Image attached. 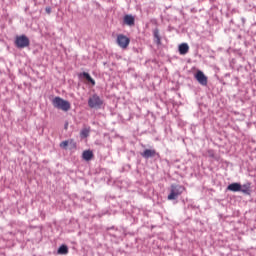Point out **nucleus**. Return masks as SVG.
Returning a JSON list of instances; mask_svg holds the SVG:
<instances>
[{
    "label": "nucleus",
    "instance_id": "15",
    "mask_svg": "<svg viewBox=\"0 0 256 256\" xmlns=\"http://www.w3.org/2000/svg\"><path fill=\"white\" fill-rule=\"evenodd\" d=\"M82 75L86 78L88 82H90L92 85H95V81L91 78V76L88 73L84 72Z\"/></svg>",
    "mask_w": 256,
    "mask_h": 256
},
{
    "label": "nucleus",
    "instance_id": "9",
    "mask_svg": "<svg viewBox=\"0 0 256 256\" xmlns=\"http://www.w3.org/2000/svg\"><path fill=\"white\" fill-rule=\"evenodd\" d=\"M228 191H232L233 193H238L241 191V184L240 183H232L227 187Z\"/></svg>",
    "mask_w": 256,
    "mask_h": 256
},
{
    "label": "nucleus",
    "instance_id": "3",
    "mask_svg": "<svg viewBox=\"0 0 256 256\" xmlns=\"http://www.w3.org/2000/svg\"><path fill=\"white\" fill-rule=\"evenodd\" d=\"M15 45L17 48L23 49L30 45V41L25 35L17 36L15 38Z\"/></svg>",
    "mask_w": 256,
    "mask_h": 256
},
{
    "label": "nucleus",
    "instance_id": "14",
    "mask_svg": "<svg viewBox=\"0 0 256 256\" xmlns=\"http://www.w3.org/2000/svg\"><path fill=\"white\" fill-rule=\"evenodd\" d=\"M69 143H73V139L61 142L60 147L63 148V149H67V146L69 145Z\"/></svg>",
    "mask_w": 256,
    "mask_h": 256
},
{
    "label": "nucleus",
    "instance_id": "2",
    "mask_svg": "<svg viewBox=\"0 0 256 256\" xmlns=\"http://www.w3.org/2000/svg\"><path fill=\"white\" fill-rule=\"evenodd\" d=\"M52 104L55 108L60 109L65 112H67L71 108L70 103L66 100H63L60 97H55L52 101Z\"/></svg>",
    "mask_w": 256,
    "mask_h": 256
},
{
    "label": "nucleus",
    "instance_id": "8",
    "mask_svg": "<svg viewBox=\"0 0 256 256\" xmlns=\"http://www.w3.org/2000/svg\"><path fill=\"white\" fill-rule=\"evenodd\" d=\"M123 22L125 25L132 27L135 25V18L132 15H125L123 18Z\"/></svg>",
    "mask_w": 256,
    "mask_h": 256
},
{
    "label": "nucleus",
    "instance_id": "11",
    "mask_svg": "<svg viewBox=\"0 0 256 256\" xmlns=\"http://www.w3.org/2000/svg\"><path fill=\"white\" fill-rule=\"evenodd\" d=\"M93 152L91 150H86L83 152L82 157L84 160L89 161L93 158Z\"/></svg>",
    "mask_w": 256,
    "mask_h": 256
},
{
    "label": "nucleus",
    "instance_id": "17",
    "mask_svg": "<svg viewBox=\"0 0 256 256\" xmlns=\"http://www.w3.org/2000/svg\"><path fill=\"white\" fill-rule=\"evenodd\" d=\"M88 135H89V130H88V129H83V130L81 131V136H83V137H88Z\"/></svg>",
    "mask_w": 256,
    "mask_h": 256
},
{
    "label": "nucleus",
    "instance_id": "18",
    "mask_svg": "<svg viewBox=\"0 0 256 256\" xmlns=\"http://www.w3.org/2000/svg\"><path fill=\"white\" fill-rule=\"evenodd\" d=\"M69 145L71 146V149L76 148V143L74 142V140L73 143H69Z\"/></svg>",
    "mask_w": 256,
    "mask_h": 256
},
{
    "label": "nucleus",
    "instance_id": "12",
    "mask_svg": "<svg viewBox=\"0 0 256 256\" xmlns=\"http://www.w3.org/2000/svg\"><path fill=\"white\" fill-rule=\"evenodd\" d=\"M69 253L68 247L66 245H61L57 251L58 255H67Z\"/></svg>",
    "mask_w": 256,
    "mask_h": 256
},
{
    "label": "nucleus",
    "instance_id": "5",
    "mask_svg": "<svg viewBox=\"0 0 256 256\" xmlns=\"http://www.w3.org/2000/svg\"><path fill=\"white\" fill-rule=\"evenodd\" d=\"M117 44L122 48V49H126L129 44H130V39L123 35V34H120L117 36Z\"/></svg>",
    "mask_w": 256,
    "mask_h": 256
},
{
    "label": "nucleus",
    "instance_id": "4",
    "mask_svg": "<svg viewBox=\"0 0 256 256\" xmlns=\"http://www.w3.org/2000/svg\"><path fill=\"white\" fill-rule=\"evenodd\" d=\"M102 104H103V101L96 94L91 96L88 100V105L90 108H100L102 106Z\"/></svg>",
    "mask_w": 256,
    "mask_h": 256
},
{
    "label": "nucleus",
    "instance_id": "7",
    "mask_svg": "<svg viewBox=\"0 0 256 256\" xmlns=\"http://www.w3.org/2000/svg\"><path fill=\"white\" fill-rule=\"evenodd\" d=\"M141 155L146 159L155 157L156 155L159 156L155 149H146L143 153H141Z\"/></svg>",
    "mask_w": 256,
    "mask_h": 256
},
{
    "label": "nucleus",
    "instance_id": "13",
    "mask_svg": "<svg viewBox=\"0 0 256 256\" xmlns=\"http://www.w3.org/2000/svg\"><path fill=\"white\" fill-rule=\"evenodd\" d=\"M250 191V184H244L243 186L241 185V193H245L246 195H248Z\"/></svg>",
    "mask_w": 256,
    "mask_h": 256
},
{
    "label": "nucleus",
    "instance_id": "16",
    "mask_svg": "<svg viewBox=\"0 0 256 256\" xmlns=\"http://www.w3.org/2000/svg\"><path fill=\"white\" fill-rule=\"evenodd\" d=\"M154 37L157 39V43L160 44L161 43V38H160L159 30L158 29H156L154 31Z\"/></svg>",
    "mask_w": 256,
    "mask_h": 256
},
{
    "label": "nucleus",
    "instance_id": "19",
    "mask_svg": "<svg viewBox=\"0 0 256 256\" xmlns=\"http://www.w3.org/2000/svg\"><path fill=\"white\" fill-rule=\"evenodd\" d=\"M45 11H46L47 14H50L51 13V8L50 7H46Z\"/></svg>",
    "mask_w": 256,
    "mask_h": 256
},
{
    "label": "nucleus",
    "instance_id": "6",
    "mask_svg": "<svg viewBox=\"0 0 256 256\" xmlns=\"http://www.w3.org/2000/svg\"><path fill=\"white\" fill-rule=\"evenodd\" d=\"M195 78L203 86H206L208 84V78L200 70L196 73Z\"/></svg>",
    "mask_w": 256,
    "mask_h": 256
},
{
    "label": "nucleus",
    "instance_id": "1",
    "mask_svg": "<svg viewBox=\"0 0 256 256\" xmlns=\"http://www.w3.org/2000/svg\"><path fill=\"white\" fill-rule=\"evenodd\" d=\"M186 191V188L179 184H172L170 187V194L168 195L167 199L168 201H175L180 197L182 193Z\"/></svg>",
    "mask_w": 256,
    "mask_h": 256
},
{
    "label": "nucleus",
    "instance_id": "10",
    "mask_svg": "<svg viewBox=\"0 0 256 256\" xmlns=\"http://www.w3.org/2000/svg\"><path fill=\"white\" fill-rule=\"evenodd\" d=\"M189 52V46L186 43H183L179 46V53L185 55Z\"/></svg>",
    "mask_w": 256,
    "mask_h": 256
}]
</instances>
